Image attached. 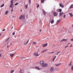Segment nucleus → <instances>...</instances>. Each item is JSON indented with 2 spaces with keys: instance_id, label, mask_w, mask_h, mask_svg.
<instances>
[{
  "instance_id": "1",
  "label": "nucleus",
  "mask_w": 73,
  "mask_h": 73,
  "mask_svg": "<svg viewBox=\"0 0 73 73\" xmlns=\"http://www.w3.org/2000/svg\"><path fill=\"white\" fill-rule=\"evenodd\" d=\"M25 15H21L20 16L19 18L21 20H23V19H25Z\"/></svg>"
},
{
  "instance_id": "2",
  "label": "nucleus",
  "mask_w": 73,
  "mask_h": 73,
  "mask_svg": "<svg viewBox=\"0 0 73 73\" xmlns=\"http://www.w3.org/2000/svg\"><path fill=\"white\" fill-rule=\"evenodd\" d=\"M42 66L43 67H47L48 66V64L46 63L43 64L42 65Z\"/></svg>"
},
{
  "instance_id": "3",
  "label": "nucleus",
  "mask_w": 73,
  "mask_h": 73,
  "mask_svg": "<svg viewBox=\"0 0 73 73\" xmlns=\"http://www.w3.org/2000/svg\"><path fill=\"white\" fill-rule=\"evenodd\" d=\"M53 14L54 16H57V15H58V13L56 12H54Z\"/></svg>"
},
{
  "instance_id": "4",
  "label": "nucleus",
  "mask_w": 73,
  "mask_h": 73,
  "mask_svg": "<svg viewBox=\"0 0 73 73\" xmlns=\"http://www.w3.org/2000/svg\"><path fill=\"white\" fill-rule=\"evenodd\" d=\"M48 46V44H42V47H45V46Z\"/></svg>"
},
{
  "instance_id": "5",
  "label": "nucleus",
  "mask_w": 73,
  "mask_h": 73,
  "mask_svg": "<svg viewBox=\"0 0 73 73\" xmlns=\"http://www.w3.org/2000/svg\"><path fill=\"white\" fill-rule=\"evenodd\" d=\"M59 5L62 8H64V5L62 3H61L59 4Z\"/></svg>"
},
{
  "instance_id": "6",
  "label": "nucleus",
  "mask_w": 73,
  "mask_h": 73,
  "mask_svg": "<svg viewBox=\"0 0 73 73\" xmlns=\"http://www.w3.org/2000/svg\"><path fill=\"white\" fill-rule=\"evenodd\" d=\"M60 15L58 16V17H61L62 15H63L64 14V13L62 12V13H60Z\"/></svg>"
},
{
  "instance_id": "7",
  "label": "nucleus",
  "mask_w": 73,
  "mask_h": 73,
  "mask_svg": "<svg viewBox=\"0 0 73 73\" xmlns=\"http://www.w3.org/2000/svg\"><path fill=\"white\" fill-rule=\"evenodd\" d=\"M47 50H48V49H46V50H44L43 51H41V53H44V52H46V51H47Z\"/></svg>"
},
{
  "instance_id": "8",
  "label": "nucleus",
  "mask_w": 73,
  "mask_h": 73,
  "mask_svg": "<svg viewBox=\"0 0 73 73\" xmlns=\"http://www.w3.org/2000/svg\"><path fill=\"white\" fill-rule=\"evenodd\" d=\"M44 61H41L40 62V64L42 65V64H44Z\"/></svg>"
},
{
  "instance_id": "9",
  "label": "nucleus",
  "mask_w": 73,
  "mask_h": 73,
  "mask_svg": "<svg viewBox=\"0 0 73 73\" xmlns=\"http://www.w3.org/2000/svg\"><path fill=\"white\" fill-rule=\"evenodd\" d=\"M24 72V70H22L19 71L20 73H23Z\"/></svg>"
},
{
  "instance_id": "10",
  "label": "nucleus",
  "mask_w": 73,
  "mask_h": 73,
  "mask_svg": "<svg viewBox=\"0 0 73 73\" xmlns=\"http://www.w3.org/2000/svg\"><path fill=\"white\" fill-rule=\"evenodd\" d=\"M33 54L34 56H35L36 57L37 56V52H34Z\"/></svg>"
},
{
  "instance_id": "11",
  "label": "nucleus",
  "mask_w": 73,
  "mask_h": 73,
  "mask_svg": "<svg viewBox=\"0 0 73 73\" xmlns=\"http://www.w3.org/2000/svg\"><path fill=\"white\" fill-rule=\"evenodd\" d=\"M43 14H44V15H46V12L44 10H43L42 11Z\"/></svg>"
},
{
  "instance_id": "12",
  "label": "nucleus",
  "mask_w": 73,
  "mask_h": 73,
  "mask_svg": "<svg viewBox=\"0 0 73 73\" xmlns=\"http://www.w3.org/2000/svg\"><path fill=\"white\" fill-rule=\"evenodd\" d=\"M15 54V53L13 54H10V57H13L14 56V55Z\"/></svg>"
},
{
  "instance_id": "13",
  "label": "nucleus",
  "mask_w": 73,
  "mask_h": 73,
  "mask_svg": "<svg viewBox=\"0 0 73 73\" xmlns=\"http://www.w3.org/2000/svg\"><path fill=\"white\" fill-rule=\"evenodd\" d=\"M73 8V4L71 5V6L69 7V9H72V8Z\"/></svg>"
},
{
  "instance_id": "14",
  "label": "nucleus",
  "mask_w": 73,
  "mask_h": 73,
  "mask_svg": "<svg viewBox=\"0 0 73 73\" xmlns=\"http://www.w3.org/2000/svg\"><path fill=\"white\" fill-rule=\"evenodd\" d=\"M69 15H70V17H73V14L70 13H69Z\"/></svg>"
},
{
  "instance_id": "15",
  "label": "nucleus",
  "mask_w": 73,
  "mask_h": 73,
  "mask_svg": "<svg viewBox=\"0 0 73 73\" xmlns=\"http://www.w3.org/2000/svg\"><path fill=\"white\" fill-rule=\"evenodd\" d=\"M68 40L67 39H63V40H62V41H67V40Z\"/></svg>"
},
{
  "instance_id": "16",
  "label": "nucleus",
  "mask_w": 73,
  "mask_h": 73,
  "mask_svg": "<svg viewBox=\"0 0 73 73\" xmlns=\"http://www.w3.org/2000/svg\"><path fill=\"white\" fill-rule=\"evenodd\" d=\"M27 8H28V4H27V5H26L25 7V9H27Z\"/></svg>"
},
{
  "instance_id": "17",
  "label": "nucleus",
  "mask_w": 73,
  "mask_h": 73,
  "mask_svg": "<svg viewBox=\"0 0 73 73\" xmlns=\"http://www.w3.org/2000/svg\"><path fill=\"white\" fill-rule=\"evenodd\" d=\"M68 65L69 66H70L72 65V61H71L70 62V64H68Z\"/></svg>"
},
{
  "instance_id": "18",
  "label": "nucleus",
  "mask_w": 73,
  "mask_h": 73,
  "mask_svg": "<svg viewBox=\"0 0 73 73\" xmlns=\"http://www.w3.org/2000/svg\"><path fill=\"white\" fill-rule=\"evenodd\" d=\"M44 1H45V0H41V3H44Z\"/></svg>"
},
{
  "instance_id": "19",
  "label": "nucleus",
  "mask_w": 73,
  "mask_h": 73,
  "mask_svg": "<svg viewBox=\"0 0 73 73\" xmlns=\"http://www.w3.org/2000/svg\"><path fill=\"white\" fill-rule=\"evenodd\" d=\"M11 71V73H13V72H15V70H11L10 71Z\"/></svg>"
},
{
  "instance_id": "20",
  "label": "nucleus",
  "mask_w": 73,
  "mask_h": 73,
  "mask_svg": "<svg viewBox=\"0 0 73 73\" xmlns=\"http://www.w3.org/2000/svg\"><path fill=\"white\" fill-rule=\"evenodd\" d=\"M50 70L51 72H52L53 70V67H52L51 69Z\"/></svg>"
},
{
  "instance_id": "21",
  "label": "nucleus",
  "mask_w": 73,
  "mask_h": 73,
  "mask_svg": "<svg viewBox=\"0 0 73 73\" xmlns=\"http://www.w3.org/2000/svg\"><path fill=\"white\" fill-rule=\"evenodd\" d=\"M37 69L38 70H40V69H41V68H40L39 67H37Z\"/></svg>"
},
{
  "instance_id": "22",
  "label": "nucleus",
  "mask_w": 73,
  "mask_h": 73,
  "mask_svg": "<svg viewBox=\"0 0 73 73\" xmlns=\"http://www.w3.org/2000/svg\"><path fill=\"white\" fill-rule=\"evenodd\" d=\"M71 70H73V65H72L71 66Z\"/></svg>"
},
{
  "instance_id": "23",
  "label": "nucleus",
  "mask_w": 73,
  "mask_h": 73,
  "mask_svg": "<svg viewBox=\"0 0 73 73\" xmlns=\"http://www.w3.org/2000/svg\"><path fill=\"white\" fill-rule=\"evenodd\" d=\"M8 11H6L5 15H7V14H8Z\"/></svg>"
},
{
  "instance_id": "24",
  "label": "nucleus",
  "mask_w": 73,
  "mask_h": 73,
  "mask_svg": "<svg viewBox=\"0 0 73 73\" xmlns=\"http://www.w3.org/2000/svg\"><path fill=\"white\" fill-rule=\"evenodd\" d=\"M60 65V64H56L55 65L56 66H59V65Z\"/></svg>"
},
{
  "instance_id": "25",
  "label": "nucleus",
  "mask_w": 73,
  "mask_h": 73,
  "mask_svg": "<svg viewBox=\"0 0 73 73\" xmlns=\"http://www.w3.org/2000/svg\"><path fill=\"white\" fill-rule=\"evenodd\" d=\"M54 21H53V20H52V21L51 22V24H53L54 23Z\"/></svg>"
},
{
  "instance_id": "26",
  "label": "nucleus",
  "mask_w": 73,
  "mask_h": 73,
  "mask_svg": "<svg viewBox=\"0 0 73 73\" xmlns=\"http://www.w3.org/2000/svg\"><path fill=\"white\" fill-rule=\"evenodd\" d=\"M59 12H61L62 11V9H59Z\"/></svg>"
},
{
  "instance_id": "27",
  "label": "nucleus",
  "mask_w": 73,
  "mask_h": 73,
  "mask_svg": "<svg viewBox=\"0 0 73 73\" xmlns=\"http://www.w3.org/2000/svg\"><path fill=\"white\" fill-rule=\"evenodd\" d=\"M19 4V3H17L14 4L15 5H17Z\"/></svg>"
},
{
  "instance_id": "28",
  "label": "nucleus",
  "mask_w": 73,
  "mask_h": 73,
  "mask_svg": "<svg viewBox=\"0 0 73 73\" xmlns=\"http://www.w3.org/2000/svg\"><path fill=\"white\" fill-rule=\"evenodd\" d=\"M3 6H4V4H3L1 6V8L3 7Z\"/></svg>"
},
{
  "instance_id": "29",
  "label": "nucleus",
  "mask_w": 73,
  "mask_h": 73,
  "mask_svg": "<svg viewBox=\"0 0 73 73\" xmlns=\"http://www.w3.org/2000/svg\"><path fill=\"white\" fill-rule=\"evenodd\" d=\"M9 37L8 39H7L5 40V41L6 42V41H7L9 40Z\"/></svg>"
},
{
  "instance_id": "30",
  "label": "nucleus",
  "mask_w": 73,
  "mask_h": 73,
  "mask_svg": "<svg viewBox=\"0 0 73 73\" xmlns=\"http://www.w3.org/2000/svg\"><path fill=\"white\" fill-rule=\"evenodd\" d=\"M2 53H1V54H0V57H2Z\"/></svg>"
},
{
  "instance_id": "31",
  "label": "nucleus",
  "mask_w": 73,
  "mask_h": 73,
  "mask_svg": "<svg viewBox=\"0 0 73 73\" xmlns=\"http://www.w3.org/2000/svg\"><path fill=\"white\" fill-rule=\"evenodd\" d=\"M36 44V42H33V45H34V44Z\"/></svg>"
},
{
  "instance_id": "32",
  "label": "nucleus",
  "mask_w": 73,
  "mask_h": 73,
  "mask_svg": "<svg viewBox=\"0 0 73 73\" xmlns=\"http://www.w3.org/2000/svg\"><path fill=\"white\" fill-rule=\"evenodd\" d=\"M13 0H11V3H13Z\"/></svg>"
},
{
  "instance_id": "33",
  "label": "nucleus",
  "mask_w": 73,
  "mask_h": 73,
  "mask_svg": "<svg viewBox=\"0 0 73 73\" xmlns=\"http://www.w3.org/2000/svg\"><path fill=\"white\" fill-rule=\"evenodd\" d=\"M64 18H64H65V17H66V15H64V16H63Z\"/></svg>"
},
{
  "instance_id": "34",
  "label": "nucleus",
  "mask_w": 73,
  "mask_h": 73,
  "mask_svg": "<svg viewBox=\"0 0 73 73\" xmlns=\"http://www.w3.org/2000/svg\"><path fill=\"white\" fill-rule=\"evenodd\" d=\"M13 3H11V5H13Z\"/></svg>"
},
{
  "instance_id": "35",
  "label": "nucleus",
  "mask_w": 73,
  "mask_h": 73,
  "mask_svg": "<svg viewBox=\"0 0 73 73\" xmlns=\"http://www.w3.org/2000/svg\"><path fill=\"white\" fill-rule=\"evenodd\" d=\"M59 22H60V20H57V23H58Z\"/></svg>"
},
{
  "instance_id": "36",
  "label": "nucleus",
  "mask_w": 73,
  "mask_h": 73,
  "mask_svg": "<svg viewBox=\"0 0 73 73\" xmlns=\"http://www.w3.org/2000/svg\"><path fill=\"white\" fill-rule=\"evenodd\" d=\"M27 42H25L24 43V45H27Z\"/></svg>"
},
{
  "instance_id": "37",
  "label": "nucleus",
  "mask_w": 73,
  "mask_h": 73,
  "mask_svg": "<svg viewBox=\"0 0 73 73\" xmlns=\"http://www.w3.org/2000/svg\"><path fill=\"white\" fill-rule=\"evenodd\" d=\"M40 7V6L38 4L37 7V8H38V7Z\"/></svg>"
},
{
  "instance_id": "38",
  "label": "nucleus",
  "mask_w": 73,
  "mask_h": 73,
  "mask_svg": "<svg viewBox=\"0 0 73 73\" xmlns=\"http://www.w3.org/2000/svg\"><path fill=\"white\" fill-rule=\"evenodd\" d=\"M29 40H28V41H27V42H26L27 44H28V42H29Z\"/></svg>"
},
{
  "instance_id": "39",
  "label": "nucleus",
  "mask_w": 73,
  "mask_h": 73,
  "mask_svg": "<svg viewBox=\"0 0 73 73\" xmlns=\"http://www.w3.org/2000/svg\"><path fill=\"white\" fill-rule=\"evenodd\" d=\"M12 5H11L10 6V8H13V7H12Z\"/></svg>"
},
{
  "instance_id": "40",
  "label": "nucleus",
  "mask_w": 73,
  "mask_h": 73,
  "mask_svg": "<svg viewBox=\"0 0 73 73\" xmlns=\"http://www.w3.org/2000/svg\"><path fill=\"white\" fill-rule=\"evenodd\" d=\"M70 41H73V38H72L70 39Z\"/></svg>"
},
{
  "instance_id": "41",
  "label": "nucleus",
  "mask_w": 73,
  "mask_h": 73,
  "mask_svg": "<svg viewBox=\"0 0 73 73\" xmlns=\"http://www.w3.org/2000/svg\"><path fill=\"white\" fill-rule=\"evenodd\" d=\"M15 35V33H13V35Z\"/></svg>"
},
{
  "instance_id": "42",
  "label": "nucleus",
  "mask_w": 73,
  "mask_h": 73,
  "mask_svg": "<svg viewBox=\"0 0 73 73\" xmlns=\"http://www.w3.org/2000/svg\"><path fill=\"white\" fill-rule=\"evenodd\" d=\"M38 30H39V32H41V29L40 30L39 29Z\"/></svg>"
},
{
  "instance_id": "43",
  "label": "nucleus",
  "mask_w": 73,
  "mask_h": 73,
  "mask_svg": "<svg viewBox=\"0 0 73 73\" xmlns=\"http://www.w3.org/2000/svg\"><path fill=\"white\" fill-rule=\"evenodd\" d=\"M11 45V44L10 45H8V46H7V48H9V46H10V45Z\"/></svg>"
},
{
  "instance_id": "44",
  "label": "nucleus",
  "mask_w": 73,
  "mask_h": 73,
  "mask_svg": "<svg viewBox=\"0 0 73 73\" xmlns=\"http://www.w3.org/2000/svg\"><path fill=\"white\" fill-rule=\"evenodd\" d=\"M39 55V54H38V53H37V56H38Z\"/></svg>"
},
{
  "instance_id": "45",
  "label": "nucleus",
  "mask_w": 73,
  "mask_h": 73,
  "mask_svg": "<svg viewBox=\"0 0 73 73\" xmlns=\"http://www.w3.org/2000/svg\"><path fill=\"white\" fill-rule=\"evenodd\" d=\"M13 9H12L11 10V12H13Z\"/></svg>"
},
{
  "instance_id": "46",
  "label": "nucleus",
  "mask_w": 73,
  "mask_h": 73,
  "mask_svg": "<svg viewBox=\"0 0 73 73\" xmlns=\"http://www.w3.org/2000/svg\"><path fill=\"white\" fill-rule=\"evenodd\" d=\"M60 52H58V53L57 54V55L58 54V53H60Z\"/></svg>"
},
{
  "instance_id": "47",
  "label": "nucleus",
  "mask_w": 73,
  "mask_h": 73,
  "mask_svg": "<svg viewBox=\"0 0 73 73\" xmlns=\"http://www.w3.org/2000/svg\"><path fill=\"white\" fill-rule=\"evenodd\" d=\"M31 0H29V2L30 3V4H31Z\"/></svg>"
},
{
  "instance_id": "48",
  "label": "nucleus",
  "mask_w": 73,
  "mask_h": 73,
  "mask_svg": "<svg viewBox=\"0 0 73 73\" xmlns=\"http://www.w3.org/2000/svg\"><path fill=\"white\" fill-rule=\"evenodd\" d=\"M21 58H23V57H21Z\"/></svg>"
},
{
  "instance_id": "49",
  "label": "nucleus",
  "mask_w": 73,
  "mask_h": 73,
  "mask_svg": "<svg viewBox=\"0 0 73 73\" xmlns=\"http://www.w3.org/2000/svg\"><path fill=\"white\" fill-rule=\"evenodd\" d=\"M68 45H67V46H66L65 47V48H67V47H68Z\"/></svg>"
},
{
  "instance_id": "50",
  "label": "nucleus",
  "mask_w": 73,
  "mask_h": 73,
  "mask_svg": "<svg viewBox=\"0 0 73 73\" xmlns=\"http://www.w3.org/2000/svg\"><path fill=\"white\" fill-rule=\"evenodd\" d=\"M5 29H4L3 30H2V31H5Z\"/></svg>"
},
{
  "instance_id": "51",
  "label": "nucleus",
  "mask_w": 73,
  "mask_h": 73,
  "mask_svg": "<svg viewBox=\"0 0 73 73\" xmlns=\"http://www.w3.org/2000/svg\"><path fill=\"white\" fill-rule=\"evenodd\" d=\"M56 56H55L54 58L55 59V58H56Z\"/></svg>"
},
{
  "instance_id": "52",
  "label": "nucleus",
  "mask_w": 73,
  "mask_h": 73,
  "mask_svg": "<svg viewBox=\"0 0 73 73\" xmlns=\"http://www.w3.org/2000/svg\"><path fill=\"white\" fill-rule=\"evenodd\" d=\"M54 60H55V58H54L53 59V61H54Z\"/></svg>"
},
{
  "instance_id": "53",
  "label": "nucleus",
  "mask_w": 73,
  "mask_h": 73,
  "mask_svg": "<svg viewBox=\"0 0 73 73\" xmlns=\"http://www.w3.org/2000/svg\"><path fill=\"white\" fill-rule=\"evenodd\" d=\"M28 15H26V17H27V18H28Z\"/></svg>"
},
{
  "instance_id": "54",
  "label": "nucleus",
  "mask_w": 73,
  "mask_h": 73,
  "mask_svg": "<svg viewBox=\"0 0 73 73\" xmlns=\"http://www.w3.org/2000/svg\"><path fill=\"white\" fill-rule=\"evenodd\" d=\"M12 17H13V18H15V16H12Z\"/></svg>"
},
{
  "instance_id": "55",
  "label": "nucleus",
  "mask_w": 73,
  "mask_h": 73,
  "mask_svg": "<svg viewBox=\"0 0 73 73\" xmlns=\"http://www.w3.org/2000/svg\"><path fill=\"white\" fill-rule=\"evenodd\" d=\"M62 41H63V40H61V41H60V42H62Z\"/></svg>"
},
{
  "instance_id": "56",
  "label": "nucleus",
  "mask_w": 73,
  "mask_h": 73,
  "mask_svg": "<svg viewBox=\"0 0 73 73\" xmlns=\"http://www.w3.org/2000/svg\"><path fill=\"white\" fill-rule=\"evenodd\" d=\"M51 53V54L53 53H54V52H52Z\"/></svg>"
},
{
  "instance_id": "57",
  "label": "nucleus",
  "mask_w": 73,
  "mask_h": 73,
  "mask_svg": "<svg viewBox=\"0 0 73 73\" xmlns=\"http://www.w3.org/2000/svg\"><path fill=\"white\" fill-rule=\"evenodd\" d=\"M70 43H68V45H69V44H70Z\"/></svg>"
},
{
  "instance_id": "58",
  "label": "nucleus",
  "mask_w": 73,
  "mask_h": 73,
  "mask_svg": "<svg viewBox=\"0 0 73 73\" xmlns=\"http://www.w3.org/2000/svg\"><path fill=\"white\" fill-rule=\"evenodd\" d=\"M22 11H23L22 10H21V12H22Z\"/></svg>"
},
{
  "instance_id": "59",
  "label": "nucleus",
  "mask_w": 73,
  "mask_h": 73,
  "mask_svg": "<svg viewBox=\"0 0 73 73\" xmlns=\"http://www.w3.org/2000/svg\"><path fill=\"white\" fill-rule=\"evenodd\" d=\"M48 54H50V53H51V52H48Z\"/></svg>"
},
{
  "instance_id": "60",
  "label": "nucleus",
  "mask_w": 73,
  "mask_h": 73,
  "mask_svg": "<svg viewBox=\"0 0 73 73\" xmlns=\"http://www.w3.org/2000/svg\"><path fill=\"white\" fill-rule=\"evenodd\" d=\"M72 45L71 44V46H70V47H72Z\"/></svg>"
},
{
  "instance_id": "61",
  "label": "nucleus",
  "mask_w": 73,
  "mask_h": 73,
  "mask_svg": "<svg viewBox=\"0 0 73 73\" xmlns=\"http://www.w3.org/2000/svg\"><path fill=\"white\" fill-rule=\"evenodd\" d=\"M1 34H0V36H1Z\"/></svg>"
},
{
  "instance_id": "62",
  "label": "nucleus",
  "mask_w": 73,
  "mask_h": 73,
  "mask_svg": "<svg viewBox=\"0 0 73 73\" xmlns=\"http://www.w3.org/2000/svg\"><path fill=\"white\" fill-rule=\"evenodd\" d=\"M13 27H12L11 28V29H13Z\"/></svg>"
},
{
  "instance_id": "63",
  "label": "nucleus",
  "mask_w": 73,
  "mask_h": 73,
  "mask_svg": "<svg viewBox=\"0 0 73 73\" xmlns=\"http://www.w3.org/2000/svg\"><path fill=\"white\" fill-rule=\"evenodd\" d=\"M72 27H73V25H72Z\"/></svg>"
},
{
  "instance_id": "64",
  "label": "nucleus",
  "mask_w": 73,
  "mask_h": 73,
  "mask_svg": "<svg viewBox=\"0 0 73 73\" xmlns=\"http://www.w3.org/2000/svg\"><path fill=\"white\" fill-rule=\"evenodd\" d=\"M1 52V51L0 50V52Z\"/></svg>"
}]
</instances>
